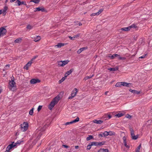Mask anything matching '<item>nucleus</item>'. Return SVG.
<instances>
[{
	"label": "nucleus",
	"instance_id": "31",
	"mask_svg": "<svg viewBox=\"0 0 152 152\" xmlns=\"http://www.w3.org/2000/svg\"><path fill=\"white\" fill-rule=\"evenodd\" d=\"M141 147V145H140L136 148L135 150L136 152H139L140 148Z\"/></svg>",
	"mask_w": 152,
	"mask_h": 152
},
{
	"label": "nucleus",
	"instance_id": "24",
	"mask_svg": "<svg viewBox=\"0 0 152 152\" xmlns=\"http://www.w3.org/2000/svg\"><path fill=\"white\" fill-rule=\"evenodd\" d=\"M21 40L22 38L20 37H19L15 40V43H19L21 42Z\"/></svg>",
	"mask_w": 152,
	"mask_h": 152
},
{
	"label": "nucleus",
	"instance_id": "6",
	"mask_svg": "<svg viewBox=\"0 0 152 152\" xmlns=\"http://www.w3.org/2000/svg\"><path fill=\"white\" fill-rule=\"evenodd\" d=\"M130 130V131L132 139L134 140H137L138 138V135H134V131L131 128Z\"/></svg>",
	"mask_w": 152,
	"mask_h": 152
},
{
	"label": "nucleus",
	"instance_id": "15",
	"mask_svg": "<svg viewBox=\"0 0 152 152\" xmlns=\"http://www.w3.org/2000/svg\"><path fill=\"white\" fill-rule=\"evenodd\" d=\"M41 11L42 12H45V10L43 7H39L36 8V10L35 11Z\"/></svg>",
	"mask_w": 152,
	"mask_h": 152
},
{
	"label": "nucleus",
	"instance_id": "23",
	"mask_svg": "<svg viewBox=\"0 0 152 152\" xmlns=\"http://www.w3.org/2000/svg\"><path fill=\"white\" fill-rule=\"evenodd\" d=\"M8 9V7L7 6H5L3 10V15H6V11Z\"/></svg>",
	"mask_w": 152,
	"mask_h": 152
},
{
	"label": "nucleus",
	"instance_id": "14",
	"mask_svg": "<svg viewBox=\"0 0 152 152\" xmlns=\"http://www.w3.org/2000/svg\"><path fill=\"white\" fill-rule=\"evenodd\" d=\"M122 86L127 87H130L132 86V84L126 82H122Z\"/></svg>",
	"mask_w": 152,
	"mask_h": 152
},
{
	"label": "nucleus",
	"instance_id": "25",
	"mask_svg": "<svg viewBox=\"0 0 152 152\" xmlns=\"http://www.w3.org/2000/svg\"><path fill=\"white\" fill-rule=\"evenodd\" d=\"M119 55L118 54H114L113 55H112L111 54L108 55V56H107V57H118L119 56Z\"/></svg>",
	"mask_w": 152,
	"mask_h": 152
},
{
	"label": "nucleus",
	"instance_id": "18",
	"mask_svg": "<svg viewBox=\"0 0 152 152\" xmlns=\"http://www.w3.org/2000/svg\"><path fill=\"white\" fill-rule=\"evenodd\" d=\"M65 44L64 43H58L57 45L55 46V48H61L62 46H63Z\"/></svg>",
	"mask_w": 152,
	"mask_h": 152
},
{
	"label": "nucleus",
	"instance_id": "12",
	"mask_svg": "<svg viewBox=\"0 0 152 152\" xmlns=\"http://www.w3.org/2000/svg\"><path fill=\"white\" fill-rule=\"evenodd\" d=\"M40 80L38 79H32L30 80V83L31 84H34L37 83H39Z\"/></svg>",
	"mask_w": 152,
	"mask_h": 152
},
{
	"label": "nucleus",
	"instance_id": "22",
	"mask_svg": "<svg viewBox=\"0 0 152 152\" xmlns=\"http://www.w3.org/2000/svg\"><path fill=\"white\" fill-rule=\"evenodd\" d=\"M98 152H109V151L107 149L101 148L98 151Z\"/></svg>",
	"mask_w": 152,
	"mask_h": 152
},
{
	"label": "nucleus",
	"instance_id": "58",
	"mask_svg": "<svg viewBox=\"0 0 152 152\" xmlns=\"http://www.w3.org/2000/svg\"><path fill=\"white\" fill-rule=\"evenodd\" d=\"M78 148H79V146H75V148L76 149H77Z\"/></svg>",
	"mask_w": 152,
	"mask_h": 152
},
{
	"label": "nucleus",
	"instance_id": "56",
	"mask_svg": "<svg viewBox=\"0 0 152 152\" xmlns=\"http://www.w3.org/2000/svg\"><path fill=\"white\" fill-rule=\"evenodd\" d=\"M68 74H67V73L66 72L65 74V75H64V77H65V78H66V77L68 76Z\"/></svg>",
	"mask_w": 152,
	"mask_h": 152
},
{
	"label": "nucleus",
	"instance_id": "10",
	"mask_svg": "<svg viewBox=\"0 0 152 152\" xmlns=\"http://www.w3.org/2000/svg\"><path fill=\"white\" fill-rule=\"evenodd\" d=\"M9 84L10 85L9 87L10 89H12V88L14 87L15 83L14 80H12H12L10 81Z\"/></svg>",
	"mask_w": 152,
	"mask_h": 152
},
{
	"label": "nucleus",
	"instance_id": "16",
	"mask_svg": "<svg viewBox=\"0 0 152 152\" xmlns=\"http://www.w3.org/2000/svg\"><path fill=\"white\" fill-rule=\"evenodd\" d=\"M88 48L87 47H83L80 48L77 51V53H80L82 51L87 49Z\"/></svg>",
	"mask_w": 152,
	"mask_h": 152
},
{
	"label": "nucleus",
	"instance_id": "50",
	"mask_svg": "<svg viewBox=\"0 0 152 152\" xmlns=\"http://www.w3.org/2000/svg\"><path fill=\"white\" fill-rule=\"evenodd\" d=\"M96 15H97V14H96V13H92V14H91V16H95Z\"/></svg>",
	"mask_w": 152,
	"mask_h": 152
},
{
	"label": "nucleus",
	"instance_id": "13",
	"mask_svg": "<svg viewBox=\"0 0 152 152\" xmlns=\"http://www.w3.org/2000/svg\"><path fill=\"white\" fill-rule=\"evenodd\" d=\"M78 91V90L77 89L75 88L72 91L71 95L75 97L77 94Z\"/></svg>",
	"mask_w": 152,
	"mask_h": 152
},
{
	"label": "nucleus",
	"instance_id": "11",
	"mask_svg": "<svg viewBox=\"0 0 152 152\" xmlns=\"http://www.w3.org/2000/svg\"><path fill=\"white\" fill-rule=\"evenodd\" d=\"M126 113V112L124 111L119 112V113L115 115V116L118 117H121L123 116Z\"/></svg>",
	"mask_w": 152,
	"mask_h": 152
},
{
	"label": "nucleus",
	"instance_id": "27",
	"mask_svg": "<svg viewBox=\"0 0 152 152\" xmlns=\"http://www.w3.org/2000/svg\"><path fill=\"white\" fill-rule=\"evenodd\" d=\"M129 27H130V29L132 28H137V27L134 24H132L131 26H129Z\"/></svg>",
	"mask_w": 152,
	"mask_h": 152
},
{
	"label": "nucleus",
	"instance_id": "1",
	"mask_svg": "<svg viewBox=\"0 0 152 152\" xmlns=\"http://www.w3.org/2000/svg\"><path fill=\"white\" fill-rule=\"evenodd\" d=\"M60 99V96H57L53 99L49 105V109L51 110L55 104H56Z\"/></svg>",
	"mask_w": 152,
	"mask_h": 152
},
{
	"label": "nucleus",
	"instance_id": "3",
	"mask_svg": "<svg viewBox=\"0 0 152 152\" xmlns=\"http://www.w3.org/2000/svg\"><path fill=\"white\" fill-rule=\"evenodd\" d=\"M28 123L26 122H24L20 125L21 130L22 132H25L28 129Z\"/></svg>",
	"mask_w": 152,
	"mask_h": 152
},
{
	"label": "nucleus",
	"instance_id": "51",
	"mask_svg": "<svg viewBox=\"0 0 152 152\" xmlns=\"http://www.w3.org/2000/svg\"><path fill=\"white\" fill-rule=\"evenodd\" d=\"M66 78L65 77H63L61 80L63 82L66 79Z\"/></svg>",
	"mask_w": 152,
	"mask_h": 152
},
{
	"label": "nucleus",
	"instance_id": "41",
	"mask_svg": "<svg viewBox=\"0 0 152 152\" xmlns=\"http://www.w3.org/2000/svg\"><path fill=\"white\" fill-rule=\"evenodd\" d=\"M104 136V137L107 136L109 135L108 132L107 131H105L103 133Z\"/></svg>",
	"mask_w": 152,
	"mask_h": 152
},
{
	"label": "nucleus",
	"instance_id": "19",
	"mask_svg": "<svg viewBox=\"0 0 152 152\" xmlns=\"http://www.w3.org/2000/svg\"><path fill=\"white\" fill-rule=\"evenodd\" d=\"M108 69L110 71H115L118 70V67H116L115 68H110Z\"/></svg>",
	"mask_w": 152,
	"mask_h": 152
},
{
	"label": "nucleus",
	"instance_id": "36",
	"mask_svg": "<svg viewBox=\"0 0 152 152\" xmlns=\"http://www.w3.org/2000/svg\"><path fill=\"white\" fill-rule=\"evenodd\" d=\"M103 10V9H100L96 13V14L98 15L99 14H100Z\"/></svg>",
	"mask_w": 152,
	"mask_h": 152
},
{
	"label": "nucleus",
	"instance_id": "30",
	"mask_svg": "<svg viewBox=\"0 0 152 152\" xmlns=\"http://www.w3.org/2000/svg\"><path fill=\"white\" fill-rule=\"evenodd\" d=\"M94 76V75H93L91 76H86L85 77L84 79L83 80L86 81L88 79H89L91 78L92 77Z\"/></svg>",
	"mask_w": 152,
	"mask_h": 152
},
{
	"label": "nucleus",
	"instance_id": "26",
	"mask_svg": "<svg viewBox=\"0 0 152 152\" xmlns=\"http://www.w3.org/2000/svg\"><path fill=\"white\" fill-rule=\"evenodd\" d=\"M129 26L127 27L123 28L121 29V30L125 31H129L130 30V28Z\"/></svg>",
	"mask_w": 152,
	"mask_h": 152
},
{
	"label": "nucleus",
	"instance_id": "38",
	"mask_svg": "<svg viewBox=\"0 0 152 152\" xmlns=\"http://www.w3.org/2000/svg\"><path fill=\"white\" fill-rule=\"evenodd\" d=\"M15 3H17V5H18V6L20 5V1L19 0H17L15 2Z\"/></svg>",
	"mask_w": 152,
	"mask_h": 152
},
{
	"label": "nucleus",
	"instance_id": "52",
	"mask_svg": "<svg viewBox=\"0 0 152 152\" xmlns=\"http://www.w3.org/2000/svg\"><path fill=\"white\" fill-rule=\"evenodd\" d=\"M62 146L64 147V148H69V146L68 145H63Z\"/></svg>",
	"mask_w": 152,
	"mask_h": 152
},
{
	"label": "nucleus",
	"instance_id": "44",
	"mask_svg": "<svg viewBox=\"0 0 152 152\" xmlns=\"http://www.w3.org/2000/svg\"><path fill=\"white\" fill-rule=\"evenodd\" d=\"M123 143L126 142V137L124 136L123 138Z\"/></svg>",
	"mask_w": 152,
	"mask_h": 152
},
{
	"label": "nucleus",
	"instance_id": "8",
	"mask_svg": "<svg viewBox=\"0 0 152 152\" xmlns=\"http://www.w3.org/2000/svg\"><path fill=\"white\" fill-rule=\"evenodd\" d=\"M6 29L4 27L0 28V36H2L5 35L7 32Z\"/></svg>",
	"mask_w": 152,
	"mask_h": 152
},
{
	"label": "nucleus",
	"instance_id": "61",
	"mask_svg": "<svg viewBox=\"0 0 152 152\" xmlns=\"http://www.w3.org/2000/svg\"><path fill=\"white\" fill-rule=\"evenodd\" d=\"M62 82H63L62 81L60 80L59 81V82H58V83H61Z\"/></svg>",
	"mask_w": 152,
	"mask_h": 152
},
{
	"label": "nucleus",
	"instance_id": "55",
	"mask_svg": "<svg viewBox=\"0 0 152 152\" xmlns=\"http://www.w3.org/2000/svg\"><path fill=\"white\" fill-rule=\"evenodd\" d=\"M74 96H72L71 95V96H70L68 97L69 99H71L72 98H73Z\"/></svg>",
	"mask_w": 152,
	"mask_h": 152
},
{
	"label": "nucleus",
	"instance_id": "17",
	"mask_svg": "<svg viewBox=\"0 0 152 152\" xmlns=\"http://www.w3.org/2000/svg\"><path fill=\"white\" fill-rule=\"evenodd\" d=\"M93 122L94 123L97 124H102L103 122V121L101 120H94L93 121Z\"/></svg>",
	"mask_w": 152,
	"mask_h": 152
},
{
	"label": "nucleus",
	"instance_id": "2",
	"mask_svg": "<svg viewBox=\"0 0 152 152\" xmlns=\"http://www.w3.org/2000/svg\"><path fill=\"white\" fill-rule=\"evenodd\" d=\"M45 128H41L39 129H37L36 130V133L35 134V137L38 138V140L40 139L41 136L43 134L44 131L45 130Z\"/></svg>",
	"mask_w": 152,
	"mask_h": 152
},
{
	"label": "nucleus",
	"instance_id": "34",
	"mask_svg": "<svg viewBox=\"0 0 152 152\" xmlns=\"http://www.w3.org/2000/svg\"><path fill=\"white\" fill-rule=\"evenodd\" d=\"M93 138V137L92 135H89L88 137H87L86 140L87 141H89Z\"/></svg>",
	"mask_w": 152,
	"mask_h": 152
},
{
	"label": "nucleus",
	"instance_id": "40",
	"mask_svg": "<svg viewBox=\"0 0 152 152\" xmlns=\"http://www.w3.org/2000/svg\"><path fill=\"white\" fill-rule=\"evenodd\" d=\"M123 143H124V146L126 148H129V146L127 144L126 142H125Z\"/></svg>",
	"mask_w": 152,
	"mask_h": 152
},
{
	"label": "nucleus",
	"instance_id": "45",
	"mask_svg": "<svg viewBox=\"0 0 152 152\" xmlns=\"http://www.w3.org/2000/svg\"><path fill=\"white\" fill-rule=\"evenodd\" d=\"M42 106L41 105H39L38 106V107L37 108V111L39 112L42 109Z\"/></svg>",
	"mask_w": 152,
	"mask_h": 152
},
{
	"label": "nucleus",
	"instance_id": "21",
	"mask_svg": "<svg viewBox=\"0 0 152 152\" xmlns=\"http://www.w3.org/2000/svg\"><path fill=\"white\" fill-rule=\"evenodd\" d=\"M129 91L130 92H131L134 94H139L140 93V92L139 91H136V90H132L131 89H130L129 90Z\"/></svg>",
	"mask_w": 152,
	"mask_h": 152
},
{
	"label": "nucleus",
	"instance_id": "63",
	"mask_svg": "<svg viewBox=\"0 0 152 152\" xmlns=\"http://www.w3.org/2000/svg\"><path fill=\"white\" fill-rule=\"evenodd\" d=\"M124 58H121V57H120V58H119V59H124Z\"/></svg>",
	"mask_w": 152,
	"mask_h": 152
},
{
	"label": "nucleus",
	"instance_id": "46",
	"mask_svg": "<svg viewBox=\"0 0 152 152\" xmlns=\"http://www.w3.org/2000/svg\"><path fill=\"white\" fill-rule=\"evenodd\" d=\"M80 34H77L75 35L74 36V38L75 39V38H77V37H79L80 36Z\"/></svg>",
	"mask_w": 152,
	"mask_h": 152
},
{
	"label": "nucleus",
	"instance_id": "53",
	"mask_svg": "<svg viewBox=\"0 0 152 152\" xmlns=\"http://www.w3.org/2000/svg\"><path fill=\"white\" fill-rule=\"evenodd\" d=\"M131 116L130 115H127V116H126V117L128 118H131Z\"/></svg>",
	"mask_w": 152,
	"mask_h": 152
},
{
	"label": "nucleus",
	"instance_id": "35",
	"mask_svg": "<svg viewBox=\"0 0 152 152\" xmlns=\"http://www.w3.org/2000/svg\"><path fill=\"white\" fill-rule=\"evenodd\" d=\"M93 146V145H91V142L87 146V150H90L91 148V146Z\"/></svg>",
	"mask_w": 152,
	"mask_h": 152
},
{
	"label": "nucleus",
	"instance_id": "20",
	"mask_svg": "<svg viewBox=\"0 0 152 152\" xmlns=\"http://www.w3.org/2000/svg\"><path fill=\"white\" fill-rule=\"evenodd\" d=\"M40 39V37L39 36H36V37H34V40L36 42H37L39 41Z\"/></svg>",
	"mask_w": 152,
	"mask_h": 152
},
{
	"label": "nucleus",
	"instance_id": "54",
	"mask_svg": "<svg viewBox=\"0 0 152 152\" xmlns=\"http://www.w3.org/2000/svg\"><path fill=\"white\" fill-rule=\"evenodd\" d=\"M99 137H103L104 136L103 133V134H99Z\"/></svg>",
	"mask_w": 152,
	"mask_h": 152
},
{
	"label": "nucleus",
	"instance_id": "39",
	"mask_svg": "<svg viewBox=\"0 0 152 152\" xmlns=\"http://www.w3.org/2000/svg\"><path fill=\"white\" fill-rule=\"evenodd\" d=\"M30 2H34L35 3H38L39 2V0H31L30 1Z\"/></svg>",
	"mask_w": 152,
	"mask_h": 152
},
{
	"label": "nucleus",
	"instance_id": "4",
	"mask_svg": "<svg viewBox=\"0 0 152 152\" xmlns=\"http://www.w3.org/2000/svg\"><path fill=\"white\" fill-rule=\"evenodd\" d=\"M105 142H91V145H95L96 146H101L105 144Z\"/></svg>",
	"mask_w": 152,
	"mask_h": 152
},
{
	"label": "nucleus",
	"instance_id": "5",
	"mask_svg": "<svg viewBox=\"0 0 152 152\" xmlns=\"http://www.w3.org/2000/svg\"><path fill=\"white\" fill-rule=\"evenodd\" d=\"M36 58H32L30 61H29L24 67V69L26 70L28 69V68L30 66L32 63L33 62V61Z\"/></svg>",
	"mask_w": 152,
	"mask_h": 152
},
{
	"label": "nucleus",
	"instance_id": "62",
	"mask_svg": "<svg viewBox=\"0 0 152 152\" xmlns=\"http://www.w3.org/2000/svg\"><path fill=\"white\" fill-rule=\"evenodd\" d=\"M79 26H81L82 25V24L81 23H79Z\"/></svg>",
	"mask_w": 152,
	"mask_h": 152
},
{
	"label": "nucleus",
	"instance_id": "28",
	"mask_svg": "<svg viewBox=\"0 0 152 152\" xmlns=\"http://www.w3.org/2000/svg\"><path fill=\"white\" fill-rule=\"evenodd\" d=\"M10 64H7L4 67L3 71H5L7 70L8 69L10 68Z\"/></svg>",
	"mask_w": 152,
	"mask_h": 152
},
{
	"label": "nucleus",
	"instance_id": "47",
	"mask_svg": "<svg viewBox=\"0 0 152 152\" xmlns=\"http://www.w3.org/2000/svg\"><path fill=\"white\" fill-rule=\"evenodd\" d=\"M22 4H24L25 5H26V2L24 1H22V2H20V5Z\"/></svg>",
	"mask_w": 152,
	"mask_h": 152
},
{
	"label": "nucleus",
	"instance_id": "49",
	"mask_svg": "<svg viewBox=\"0 0 152 152\" xmlns=\"http://www.w3.org/2000/svg\"><path fill=\"white\" fill-rule=\"evenodd\" d=\"M69 37L71 40H74V37H72L71 36H69Z\"/></svg>",
	"mask_w": 152,
	"mask_h": 152
},
{
	"label": "nucleus",
	"instance_id": "43",
	"mask_svg": "<svg viewBox=\"0 0 152 152\" xmlns=\"http://www.w3.org/2000/svg\"><path fill=\"white\" fill-rule=\"evenodd\" d=\"M72 69H70L66 72L67 74L69 75L72 73Z\"/></svg>",
	"mask_w": 152,
	"mask_h": 152
},
{
	"label": "nucleus",
	"instance_id": "9",
	"mask_svg": "<svg viewBox=\"0 0 152 152\" xmlns=\"http://www.w3.org/2000/svg\"><path fill=\"white\" fill-rule=\"evenodd\" d=\"M79 118L78 117H77L76 119L71 121L67 122L65 123L64 124L65 125H67L70 124H72L74 123H76L77 122H78L79 121Z\"/></svg>",
	"mask_w": 152,
	"mask_h": 152
},
{
	"label": "nucleus",
	"instance_id": "29",
	"mask_svg": "<svg viewBox=\"0 0 152 152\" xmlns=\"http://www.w3.org/2000/svg\"><path fill=\"white\" fill-rule=\"evenodd\" d=\"M122 85V82H118L115 85V87H120Z\"/></svg>",
	"mask_w": 152,
	"mask_h": 152
},
{
	"label": "nucleus",
	"instance_id": "64",
	"mask_svg": "<svg viewBox=\"0 0 152 152\" xmlns=\"http://www.w3.org/2000/svg\"><path fill=\"white\" fill-rule=\"evenodd\" d=\"M86 4V3H85V2H83V4Z\"/></svg>",
	"mask_w": 152,
	"mask_h": 152
},
{
	"label": "nucleus",
	"instance_id": "59",
	"mask_svg": "<svg viewBox=\"0 0 152 152\" xmlns=\"http://www.w3.org/2000/svg\"><path fill=\"white\" fill-rule=\"evenodd\" d=\"M108 93V91H106V92H105V95H107V94Z\"/></svg>",
	"mask_w": 152,
	"mask_h": 152
},
{
	"label": "nucleus",
	"instance_id": "42",
	"mask_svg": "<svg viewBox=\"0 0 152 152\" xmlns=\"http://www.w3.org/2000/svg\"><path fill=\"white\" fill-rule=\"evenodd\" d=\"M33 28V26L30 25H28L27 26V28L29 30Z\"/></svg>",
	"mask_w": 152,
	"mask_h": 152
},
{
	"label": "nucleus",
	"instance_id": "32",
	"mask_svg": "<svg viewBox=\"0 0 152 152\" xmlns=\"http://www.w3.org/2000/svg\"><path fill=\"white\" fill-rule=\"evenodd\" d=\"M108 132L109 135L110 136L114 135L115 134V133L113 131H110Z\"/></svg>",
	"mask_w": 152,
	"mask_h": 152
},
{
	"label": "nucleus",
	"instance_id": "37",
	"mask_svg": "<svg viewBox=\"0 0 152 152\" xmlns=\"http://www.w3.org/2000/svg\"><path fill=\"white\" fill-rule=\"evenodd\" d=\"M33 110H34V108H33L31 110H30V111L29 112V114L31 115H32L33 114Z\"/></svg>",
	"mask_w": 152,
	"mask_h": 152
},
{
	"label": "nucleus",
	"instance_id": "33",
	"mask_svg": "<svg viewBox=\"0 0 152 152\" xmlns=\"http://www.w3.org/2000/svg\"><path fill=\"white\" fill-rule=\"evenodd\" d=\"M107 113L104 115L102 117V118L105 119V120H108V116H107Z\"/></svg>",
	"mask_w": 152,
	"mask_h": 152
},
{
	"label": "nucleus",
	"instance_id": "7",
	"mask_svg": "<svg viewBox=\"0 0 152 152\" xmlns=\"http://www.w3.org/2000/svg\"><path fill=\"white\" fill-rule=\"evenodd\" d=\"M69 61L68 60H66L63 61H58V65L60 66H64L67 64Z\"/></svg>",
	"mask_w": 152,
	"mask_h": 152
},
{
	"label": "nucleus",
	"instance_id": "57",
	"mask_svg": "<svg viewBox=\"0 0 152 152\" xmlns=\"http://www.w3.org/2000/svg\"><path fill=\"white\" fill-rule=\"evenodd\" d=\"M3 13V11L2 10H0V14Z\"/></svg>",
	"mask_w": 152,
	"mask_h": 152
},
{
	"label": "nucleus",
	"instance_id": "60",
	"mask_svg": "<svg viewBox=\"0 0 152 152\" xmlns=\"http://www.w3.org/2000/svg\"><path fill=\"white\" fill-rule=\"evenodd\" d=\"M16 0H10V2H14L15 1H16Z\"/></svg>",
	"mask_w": 152,
	"mask_h": 152
},
{
	"label": "nucleus",
	"instance_id": "48",
	"mask_svg": "<svg viewBox=\"0 0 152 152\" xmlns=\"http://www.w3.org/2000/svg\"><path fill=\"white\" fill-rule=\"evenodd\" d=\"M108 118V119H110L111 118V116L110 113H107Z\"/></svg>",
	"mask_w": 152,
	"mask_h": 152
}]
</instances>
